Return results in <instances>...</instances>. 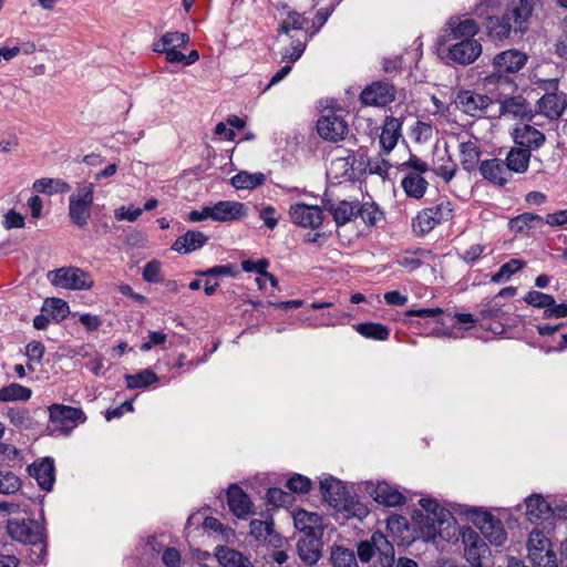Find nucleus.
<instances>
[{"mask_svg":"<svg viewBox=\"0 0 567 567\" xmlns=\"http://www.w3.org/2000/svg\"><path fill=\"white\" fill-rule=\"evenodd\" d=\"M419 503L425 513L415 512L413 518L416 520L422 536L432 542H435L437 537L451 542L460 535L466 561L472 567H483V559L489 555V548L480 534L471 527L457 530L455 518L435 499L421 498Z\"/></svg>","mask_w":567,"mask_h":567,"instance_id":"1","label":"nucleus"},{"mask_svg":"<svg viewBox=\"0 0 567 567\" xmlns=\"http://www.w3.org/2000/svg\"><path fill=\"white\" fill-rule=\"evenodd\" d=\"M320 491L324 501L347 518L363 519L369 514L368 506L355 496L350 495L340 480L332 476L322 478Z\"/></svg>","mask_w":567,"mask_h":567,"instance_id":"2","label":"nucleus"},{"mask_svg":"<svg viewBox=\"0 0 567 567\" xmlns=\"http://www.w3.org/2000/svg\"><path fill=\"white\" fill-rule=\"evenodd\" d=\"M539 0H519L503 17H488L486 20V29L491 37L504 39L509 35L512 28L524 31L523 24L530 18L536 4Z\"/></svg>","mask_w":567,"mask_h":567,"instance_id":"3","label":"nucleus"},{"mask_svg":"<svg viewBox=\"0 0 567 567\" xmlns=\"http://www.w3.org/2000/svg\"><path fill=\"white\" fill-rule=\"evenodd\" d=\"M86 416L81 409L64 404H52L49 406V425L47 431L50 435H69L79 424L84 423Z\"/></svg>","mask_w":567,"mask_h":567,"instance_id":"4","label":"nucleus"},{"mask_svg":"<svg viewBox=\"0 0 567 567\" xmlns=\"http://www.w3.org/2000/svg\"><path fill=\"white\" fill-rule=\"evenodd\" d=\"M454 216V206L449 200L422 209L412 220V228L415 235L424 236L432 231L437 225L451 220Z\"/></svg>","mask_w":567,"mask_h":567,"instance_id":"5","label":"nucleus"},{"mask_svg":"<svg viewBox=\"0 0 567 567\" xmlns=\"http://www.w3.org/2000/svg\"><path fill=\"white\" fill-rule=\"evenodd\" d=\"M94 203V185L83 182L76 192L69 197V218L75 226L84 228L90 218Z\"/></svg>","mask_w":567,"mask_h":567,"instance_id":"6","label":"nucleus"},{"mask_svg":"<svg viewBox=\"0 0 567 567\" xmlns=\"http://www.w3.org/2000/svg\"><path fill=\"white\" fill-rule=\"evenodd\" d=\"M8 535L22 544L41 545L39 557L44 550V527L31 518L9 519L7 522Z\"/></svg>","mask_w":567,"mask_h":567,"instance_id":"7","label":"nucleus"},{"mask_svg":"<svg viewBox=\"0 0 567 567\" xmlns=\"http://www.w3.org/2000/svg\"><path fill=\"white\" fill-rule=\"evenodd\" d=\"M54 287L68 290H89L93 287V279L89 272L78 267H61L47 275Z\"/></svg>","mask_w":567,"mask_h":567,"instance_id":"8","label":"nucleus"},{"mask_svg":"<svg viewBox=\"0 0 567 567\" xmlns=\"http://www.w3.org/2000/svg\"><path fill=\"white\" fill-rule=\"evenodd\" d=\"M472 520L492 545L503 546L507 540V533L502 520L491 513L474 511Z\"/></svg>","mask_w":567,"mask_h":567,"instance_id":"9","label":"nucleus"},{"mask_svg":"<svg viewBox=\"0 0 567 567\" xmlns=\"http://www.w3.org/2000/svg\"><path fill=\"white\" fill-rule=\"evenodd\" d=\"M291 221L302 228L317 229L323 223V212L317 205L292 204L289 208Z\"/></svg>","mask_w":567,"mask_h":567,"instance_id":"10","label":"nucleus"},{"mask_svg":"<svg viewBox=\"0 0 567 567\" xmlns=\"http://www.w3.org/2000/svg\"><path fill=\"white\" fill-rule=\"evenodd\" d=\"M491 103L487 95L470 90L460 91L455 99L456 107L472 117L484 116Z\"/></svg>","mask_w":567,"mask_h":567,"instance_id":"11","label":"nucleus"},{"mask_svg":"<svg viewBox=\"0 0 567 567\" xmlns=\"http://www.w3.org/2000/svg\"><path fill=\"white\" fill-rule=\"evenodd\" d=\"M395 94L394 85L389 82L377 81L362 91L360 99L364 105L385 106L394 101Z\"/></svg>","mask_w":567,"mask_h":567,"instance_id":"12","label":"nucleus"},{"mask_svg":"<svg viewBox=\"0 0 567 567\" xmlns=\"http://www.w3.org/2000/svg\"><path fill=\"white\" fill-rule=\"evenodd\" d=\"M317 132L323 140L337 143L344 140L349 127L348 123L341 116L329 114L318 120Z\"/></svg>","mask_w":567,"mask_h":567,"instance_id":"13","label":"nucleus"},{"mask_svg":"<svg viewBox=\"0 0 567 567\" xmlns=\"http://www.w3.org/2000/svg\"><path fill=\"white\" fill-rule=\"evenodd\" d=\"M367 493L379 504L395 507L405 503V496L386 482H367Z\"/></svg>","mask_w":567,"mask_h":567,"instance_id":"14","label":"nucleus"},{"mask_svg":"<svg viewBox=\"0 0 567 567\" xmlns=\"http://www.w3.org/2000/svg\"><path fill=\"white\" fill-rule=\"evenodd\" d=\"M512 137L515 145L524 147L530 153L540 148L546 142V136L543 132L524 123L516 124L513 128Z\"/></svg>","mask_w":567,"mask_h":567,"instance_id":"15","label":"nucleus"},{"mask_svg":"<svg viewBox=\"0 0 567 567\" xmlns=\"http://www.w3.org/2000/svg\"><path fill=\"white\" fill-rule=\"evenodd\" d=\"M482 53V44L475 39H464L449 49V58L455 63L467 65Z\"/></svg>","mask_w":567,"mask_h":567,"instance_id":"16","label":"nucleus"},{"mask_svg":"<svg viewBox=\"0 0 567 567\" xmlns=\"http://www.w3.org/2000/svg\"><path fill=\"white\" fill-rule=\"evenodd\" d=\"M322 530L312 534L302 535L297 544V550L300 559L308 564L315 565L321 557Z\"/></svg>","mask_w":567,"mask_h":567,"instance_id":"17","label":"nucleus"},{"mask_svg":"<svg viewBox=\"0 0 567 567\" xmlns=\"http://www.w3.org/2000/svg\"><path fill=\"white\" fill-rule=\"evenodd\" d=\"M527 60L526 53L511 49L496 54L493 59V66L499 74L516 73L526 64Z\"/></svg>","mask_w":567,"mask_h":567,"instance_id":"18","label":"nucleus"},{"mask_svg":"<svg viewBox=\"0 0 567 567\" xmlns=\"http://www.w3.org/2000/svg\"><path fill=\"white\" fill-rule=\"evenodd\" d=\"M478 169L485 179L497 186L506 185L513 177L505 162L499 158L483 161Z\"/></svg>","mask_w":567,"mask_h":567,"instance_id":"19","label":"nucleus"},{"mask_svg":"<svg viewBox=\"0 0 567 567\" xmlns=\"http://www.w3.org/2000/svg\"><path fill=\"white\" fill-rule=\"evenodd\" d=\"M499 113L513 120H530L533 110L529 103L523 96L506 97L501 102Z\"/></svg>","mask_w":567,"mask_h":567,"instance_id":"20","label":"nucleus"},{"mask_svg":"<svg viewBox=\"0 0 567 567\" xmlns=\"http://www.w3.org/2000/svg\"><path fill=\"white\" fill-rule=\"evenodd\" d=\"M213 220L233 221L246 217V207L243 203L236 200H220L213 206Z\"/></svg>","mask_w":567,"mask_h":567,"instance_id":"21","label":"nucleus"},{"mask_svg":"<svg viewBox=\"0 0 567 567\" xmlns=\"http://www.w3.org/2000/svg\"><path fill=\"white\" fill-rule=\"evenodd\" d=\"M229 509L238 518H245L252 512V503L248 495L236 484H231L227 491Z\"/></svg>","mask_w":567,"mask_h":567,"instance_id":"22","label":"nucleus"},{"mask_svg":"<svg viewBox=\"0 0 567 567\" xmlns=\"http://www.w3.org/2000/svg\"><path fill=\"white\" fill-rule=\"evenodd\" d=\"M43 491H51L55 482V467L53 458L45 457L39 463H33L29 468Z\"/></svg>","mask_w":567,"mask_h":567,"instance_id":"23","label":"nucleus"},{"mask_svg":"<svg viewBox=\"0 0 567 567\" xmlns=\"http://www.w3.org/2000/svg\"><path fill=\"white\" fill-rule=\"evenodd\" d=\"M526 547L528 560H540V555L546 556V554L555 551L550 539L538 529H534L529 533Z\"/></svg>","mask_w":567,"mask_h":567,"instance_id":"24","label":"nucleus"},{"mask_svg":"<svg viewBox=\"0 0 567 567\" xmlns=\"http://www.w3.org/2000/svg\"><path fill=\"white\" fill-rule=\"evenodd\" d=\"M208 241V236L199 230H187L184 235L177 237L172 249L179 254H190L204 247Z\"/></svg>","mask_w":567,"mask_h":567,"instance_id":"25","label":"nucleus"},{"mask_svg":"<svg viewBox=\"0 0 567 567\" xmlns=\"http://www.w3.org/2000/svg\"><path fill=\"white\" fill-rule=\"evenodd\" d=\"M526 516L530 523L547 520L553 517V507L542 495H532L525 499Z\"/></svg>","mask_w":567,"mask_h":567,"instance_id":"26","label":"nucleus"},{"mask_svg":"<svg viewBox=\"0 0 567 567\" xmlns=\"http://www.w3.org/2000/svg\"><path fill=\"white\" fill-rule=\"evenodd\" d=\"M324 207L332 215L338 226L349 223L358 214V205L347 200H327Z\"/></svg>","mask_w":567,"mask_h":567,"instance_id":"27","label":"nucleus"},{"mask_svg":"<svg viewBox=\"0 0 567 567\" xmlns=\"http://www.w3.org/2000/svg\"><path fill=\"white\" fill-rule=\"evenodd\" d=\"M460 162L466 172L476 169L481 156V150L476 141L460 138L458 144Z\"/></svg>","mask_w":567,"mask_h":567,"instance_id":"28","label":"nucleus"},{"mask_svg":"<svg viewBox=\"0 0 567 567\" xmlns=\"http://www.w3.org/2000/svg\"><path fill=\"white\" fill-rule=\"evenodd\" d=\"M530 157H532V153L528 152V150H525L524 147H519V146L515 145L507 153L504 162H505L511 175L513 176V173L524 174L527 172Z\"/></svg>","mask_w":567,"mask_h":567,"instance_id":"29","label":"nucleus"},{"mask_svg":"<svg viewBox=\"0 0 567 567\" xmlns=\"http://www.w3.org/2000/svg\"><path fill=\"white\" fill-rule=\"evenodd\" d=\"M402 123L395 117L386 118L380 135V145L384 153H390L401 136Z\"/></svg>","mask_w":567,"mask_h":567,"instance_id":"30","label":"nucleus"},{"mask_svg":"<svg viewBox=\"0 0 567 567\" xmlns=\"http://www.w3.org/2000/svg\"><path fill=\"white\" fill-rule=\"evenodd\" d=\"M216 557L223 567H254L247 556L226 546L217 548Z\"/></svg>","mask_w":567,"mask_h":567,"instance_id":"31","label":"nucleus"},{"mask_svg":"<svg viewBox=\"0 0 567 567\" xmlns=\"http://www.w3.org/2000/svg\"><path fill=\"white\" fill-rule=\"evenodd\" d=\"M372 540L374 543L375 555H378L379 564L382 567H391L394 563L393 545L380 532L372 534Z\"/></svg>","mask_w":567,"mask_h":567,"instance_id":"32","label":"nucleus"},{"mask_svg":"<svg viewBox=\"0 0 567 567\" xmlns=\"http://www.w3.org/2000/svg\"><path fill=\"white\" fill-rule=\"evenodd\" d=\"M293 523L296 528L299 529L302 535L322 530L320 516L316 513H309L303 509H299L295 513Z\"/></svg>","mask_w":567,"mask_h":567,"instance_id":"33","label":"nucleus"},{"mask_svg":"<svg viewBox=\"0 0 567 567\" xmlns=\"http://www.w3.org/2000/svg\"><path fill=\"white\" fill-rule=\"evenodd\" d=\"M539 113L549 118H557L565 110V102L555 93L543 95L538 101Z\"/></svg>","mask_w":567,"mask_h":567,"instance_id":"34","label":"nucleus"},{"mask_svg":"<svg viewBox=\"0 0 567 567\" xmlns=\"http://www.w3.org/2000/svg\"><path fill=\"white\" fill-rule=\"evenodd\" d=\"M266 176L264 173H249L241 171L230 178V184L236 189H254L258 186L264 185Z\"/></svg>","mask_w":567,"mask_h":567,"instance_id":"35","label":"nucleus"},{"mask_svg":"<svg viewBox=\"0 0 567 567\" xmlns=\"http://www.w3.org/2000/svg\"><path fill=\"white\" fill-rule=\"evenodd\" d=\"M427 182L420 174H408L401 182L406 196L420 199L424 196Z\"/></svg>","mask_w":567,"mask_h":567,"instance_id":"36","label":"nucleus"},{"mask_svg":"<svg viewBox=\"0 0 567 567\" xmlns=\"http://www.w3.org/2000/svg\"><path fill=\"white\" fill-rule=\"evenodd\" d=\"M42 312H45L55 322L63 321L70 313L69 303L60 298H47L42 306Z\"/></svg>","mask_w":567,"mask_h":567,"instance_id":"37","label":"nucleus"},{"mask_svg":"<svg viewBox=\"0 0 567 567\" xmlns=\"http://www.w3.org/2000/svg\"><path fill=\"white\" fill-rule=\"evenodd\" d=\"M188 41L189 37L185 32H166L162 35L158 42L154 43L153 50L155 52H163L169 50L171 48L177 49L187 44Z\"/></svg>","mask_w":567,"mask_h":567,"instance_id":"38","label":"nucleus"},{"mask_svg":"<svg viewBox=\"0 0 567 567\" xmlns=\"http://www.w3.org/2000/svg\"><path fill=\"white\" fill-rule=\"evenodd\" d=\"M354 329L367 339L384 341L390 336L389 328L382 323L362 322L354 326Z\"/></svg>","mask_w":567,"mask_h":567,"instance_id":"39","label":"nucleus"},{"mask_svg":"<svg viewBox=\"0 0 567 567\" xmlns=\"http://www.w3.org/2000/svg\"><path fill=\"white\" fill-rule=\"evenodd\" d=\"M449 25L455 39H473L478 31V25L473 19L458 20L457 18H452L449 21Z\"/></svg>","mask_w":567,"mask_h":567,"instance_id":"40","label":"nucleus"},{"mask_svg":"<svg viewBox=\"0 0 567 567\" xmlns=\"http://www.w3.org/2000/svg\"><path fill=\"white\" fill-rule=\"evenodd\" d=\"M32 395V390L19 383H10L0 389V401H28Z\"/></svg>","mask_w":567,"mask_h":567,"instance_id":"41","label":"nucleus"},{"mask_svg":"<svg viewBox=\"0 0 567 567\" xmlns=\"http://www.w3.org/2000/svg\"><path fill=\"white\" fill-rule=\"evenodd\" d=\"M70 188L71 187L66 182L55 178H40L33 183V189L35 192L49 195L66 193Z\"/></svg>","mask_w":567,"mask_h":567,"instance_id":"42","label":"nucleus"},{"mask_svg":"<svg viewBox=\"0 0 567 567\" xmlns=\"http://www.w3.org/2000/svg\"><path fill=\"white\" fill-rule=\"evenodd\" d=\"M125 381L127 389L134 390L156 383L158 381V377L151 369H145L136 374H126Z\"/></svg>","mask_w":567,"mask_h":567,"instance_id":"43","label":"nucleus"},{"mask_svg":"<svg viewBox=\"0 0 567 567\" xmlns=\"http://www.w3.org/2000/svg\"><path fill=\"white\" fill-rule=\"evenodd\" d=\"M542 223L543 218L539 215L533 213H524L512 218L509 221V227L515 233H525Z\"/></svg>","mask_w":567,"mask_h":567,"instance_id":"44","label":"nucleus"},{"mask_svg":"<svg viewBox=\"0 0 567 567\" xmlns=\"http://www.w3.org/2000/svg\"><path fill=\"white\" fill-rule=\"evenodd\" d=\"M330 559L333 567H359L354 553L341 546L332 548Z\"/></svg>","mask_w":567,"mask_h":567,"instance_id":"45","label":"nucleus"},{"mask_svg":"<svg viewBox=\"0 0 567 567\" xmlns=\"http://www.w3.org/2000/svg\"><path fill=\"white\" fill-rule=\"evenodd\" d=\"M525 267V261L520 259H511L501 266L497 272L491 277V282L499 284L509 279L514 274L518 272Z\"/></svg>","mask_w":567,"mask_h":567,"instance_id":"46","label":"nucleus"},{"mask_svg":"<svg viewBox=\"0 0 567 567\" xmlns=\"http://www.w3.org/2000/svg\"><path fill=\"white\" fill-rule=\"evenodd\" d=\"M309 21L297 11H289L279 25V31L289 34L291 30H306Z\"/></svg>","mask_w":567,"mask_h":567,"instance_id":"47","label":"nucleus"},{"mask_svg":"<svg viewBox=\"0 0 567 567\" xmlns=\"http://www.w3.org/2000/svg\"><path fill=\"white\" fill-rule=\"evenodd\" d=\"M363 223L370 227L377 226L383 219V213L374 203H364L358 207V214Z\"/></svg>","mask_w":567,"mask_h":567,"instance_id":"48","label":"nucleus"},{"mask_svg":"<svg viewBox=\"0 0 567 567\" xmlns=\"http://www.w3.org/2000/svg\"><path fill=\"white\" fill-rule=\"evenodd\" d=\"M523 300L534 308L544 309V311L549 309V306L554 305V297L551 295L538 290L528 291Z\"/></svg>","mask_w":567,"mask_h":567,"instance_id":"49","label":"nucleus"},{"mask_svg":"<svg viewBox=\"0 0 567 567\" xmlns=\"http://www.w3.org/2000/svg\"><path fill=\"white\" fill-rule=\"evenodd\" d=\"M250 535L257 540H267L274 533L272 520L252 519L249 524Z\"/></svg>","mask_w":567,"mask_h":567,"instance_id":"50","label":"nucleus"},{"mask_svg":"<svg viewBox=\"0 0 567 567\" xmlns=\"http://www.w3.org/2000/svg\"><path fill=\"white\" fill-rule=\"evenodd\" d=\"M7 416L14 426L20 429H29L31 424L30 413L23 408H10Z\"/></svg>","mask_w":567,"mask_h":567,"instance_id":"51","label":"nucleus"},{"mask_svg":"<svg viewBox=\"0 0 567 567\" xmlns=\"http://www.w3.org/2000/svg\"><path fill=\"white\" fill-rule=\"evenodd\" d=\"M306 49V41H292L291 44L285 48L281 52V61L288 63L297 62Z\"/></svg>","mask_w":567,"mask_h":567,"instance_id":"52","label":"nucleus"},{"mask_svg":"<svg viewBox=\"0 0 567 567\" xmlns=\"http://www.w3.org/2000/svg\"><path fill=\"white\" fill-rule=\"evenodd\" d=\"M20 486V478L16 474L0 471V493L13 494L19 491Z\"/></svg>","mask_w":567,"mask_h":567,"instance_id":"53","label":"nucleus"},{"mask_svg":"<svg viewBox=\"0 0 567 567\" xmlns=\"http://www.w3.org/2000/svg\"><path fill=\"white\" fill-rule=\"evenodd\" d=\"M237 274L233 265L214 266L205 270H197L195 272L198 277L218 278V277H234Z\"/></svg>","mask_w":567,"mask_h":567,"instance_id":"54","label":"nucleus"},{"mask_svg":"<svg viewBox=\"0 0 567 567\" xmlns=\"http://www.w3.org/2000/svg\"><path fill=\"white\" fill-rule=\"evenodd\" d=\"M143 279L151 284H158L163 281L162 265L158 260L148 261L143 268Z\"/></svg>","mask_w":567,"mask_h":567,"instance_id":"55","label":"nucleus"},{"mask_svg":"<svg viewBox=\"0 0 567 567\" xmlns=\"http://www.w3.org/2000/svg\"><path fill=\"white\" fill-rule=\"evenodd\" d=\"M267 499L269 504L278 507L291 504L293 497L290 493H287L281 488L272 487L267 492Z\"/></svg>","mask_w":567,"mask_h":567,"instance_id":"56","label":"nucleus"},{"mask_svg":"<svg viewBox=\"0 0 567 567\" xmlns=\"http://www.w3.org/2000/svg\"><path fill=\"white\" fill-rule=\"evenodd\" d=\"M286 486L293 493L306 494L311 488V481L301 474H295L287 481Z\"/></svg>","mask_w":567,"mask_h":567,"instance_id":"57","label":"nucleus"},{"mask_svg":"<svg viewBox=\"0 0 567 567\" xmlns=\"http://www.w3.org/2000/svg\"><path fill=\"white\" fill-rule=\"evenodd\" d=\"M269 266V261L267 259H259V260H243L241 261V268L246 272H257L261 277H264V274L267 272V268Z\"/></svg>","mask_w":567,"mask_h":567,"instance_id":"58","label":"nucleus"},{"mask_svg":"<svg viewBox=\"0 0 567 567\" xmlns=\"http://www.w3.org/2000/svg\"><path fill=\"white\" fill-rule=\"evenodd\" d=\"M45 348L40 341H31L25 347V354L30 361L40 362L43 359Z\"/></svg>","mask_w":567,"mask_h":567,"instance_id":"59","label":"nucleus"},{"mask_svg":"<svg viewBox=\"0 0 567 567\" xmlns=\"http://www.w3.org/2000/svg\"><path fill=\"white\" fill-rule=\"evenodd\" d=\"M485 249L486 247L484 245H472L468 249H466L463 254L460 255V258L466 264H474L482 257Z\"/></svg>","mask_w":567,"mask_h":567,"instance_id":"60","label":"nucleus"},{"mask_svg":"<svg viewBox=\"0 0 567 567\" xmlns=\"http://www.w3.org/2000/svg\"><path fill=\"white\" fill-rule=\"evenodd\" d=\"M143 213L142 208H132L128 207L127 209L123 206L115 210V218L117 220H128V221H135Z\"/></svg>","mask_w":567,"mask_h":567,"instance_id":"61","label":"nucleus"},{"mask_svg":"<svg viewBox=\"0 0 567 567\" xmlns=\"http://www.w3.org/2000/svg\"><path fill=\"white\" fill-rule=\"evenodd\" d=\"M3 226L7 229L21 228L24 226V217L14 210H9L4 215Z\"/></svg>","mask_w":567,"mask_h":567,"instance_id":"62","label":"nucleus"},{"mask_svg":"<svg viewBox=\"0 0 567 567\" xmlns=\"http://www.w3.org/2000/svg\"><path fill=\"white\" fill-rule=\"evenodd\" d=\"M374 555L375 547L372 538L358 545V556L363 563H368Z\"/></svg>","mask_w":567,"mask_h":567,"instance_id":"63","label":"nucleus"},{"mask_svg":"<svg viewBox=\"0 0 567 567\" xmlns=\"http://www.w3.org/2000/svg\"><path fill=\"white\" fill-rule=\"evenodd\" d=\"M545 319H559L567 317V303H556L554 300V305L549 306V309L544 311L543 313Z\"/></svg>","mask_w":567,"mask_h":567,"instance_id":"64","label":"nucleus"}]
</instances>
